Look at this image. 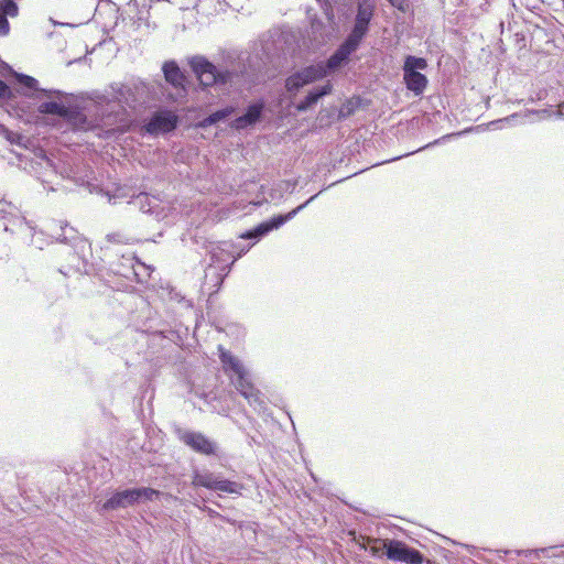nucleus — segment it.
Instances as JSON below:
<instances>
[{
	"mask_svg": "<svg viewBox=\"0 0 564 564\" xmlns=\"http://www.w3.org/2000/svg\"><path fill=\"white\" fill-rule=\"evenodd\" d=\"M383 549L389 560L406 564H422L423 555L399 540H384Z\"/></svg>",
	"mask_w": 564,
	"mask_h": 564,
	"instance_id": "1a4fd4ad",
	"label": "nucleus"
},
{
	"mask_svg": "<svg viewBox=\"0 0 564 564\" xmlns=\"http://www.w3.org/2000/svg\"><path fill=\"white\" fill-rule=\"evenodd\" d=\"M39 165H41L45 169H47V167L54 169L52 161L46 156L41 158V162H39Z\"/></svg>",
	"mask_w": 564,
	"mask_h": 564,
	"instance_id": "473e14b6",
	"label": "nucleus"
},
{
	"mask_svg": "<svg viewBox=\"0 0 564 564\" xmlns=\"http://www.w3.org/2000/svg\"><path fill=\"white\" fill-rule=\"evenodd\" d=\"M536 113H541V115H544V116H551V112L546 109H543L541 111H535Z\"/></svg>",
	"mask_w": 564,
	"mask_h": 564,
	"instance_id": "f704fd0d",
	"label": "nucleus"
},
{
	"mask_svg": "<svg viewBox=\"0 0 564 564\" xmlns=\"http://www.w3.org/2000/svg\"><path fill=\"white\" fill-rule=\"evenodd\" d=\"M10 95V87L3 80H0V98H9Z\"/></svg>",
	"mask_w": 564,
	"mask_h": 564,
	"instance_id": "2f4dec72",
	"label": "nucleus"
},
{
	"mask_svg": "<svg viewBox=\"0 0 564 564\" xmlns=\"http://www.w3.org/2000/svg\"><path fill=\"white\" fill-rule=\"evenodd\" d=\"M17 77V80L23 85L24 87L29 88V89H33V90H37V91H41L43 93L47 98H53V97H61L63 95V93L61 90H54V89H51V90H46V89H40L39 88V82L37 79H35L34 77L32 76H29V75H25V74H17L15 75Z\"/></svg>",
	"mask_w": 564,
	"mask_h": 564,
	"instance_id": "aec40b11",
	"label": "nucleus"
},
{
	"mask_svg": "<svg viewBox=\"0 0 564 564\" xmlns=\"http://www.w3.org/2000/svg\"><path fill=\"white\" fill-rule=\"evenodd\" d=\"M177 437L186 446L203 455H217L218 445L199 432L177 430Z\"/></svg>",
	"mask_w": 564,
	"mask_h": 564,
	"instance_id": "9b49d317",
	"label": "nucleus"
},
{
	"mask_svg": "<svg viewBox=\"0 0 564 564\" xmlns=\"http://www.w3.org/2000/svg\"><path fill=\"white\" fill-rule=\"evenodd\" d=\"M218 476L210 473L196 471L193 476V485L196 487H205L207 489L214 490Z\"/></svg>",
	"mask_w": 564,
	"mask_h": 564,
	"instance_id": "5701e85b",
	"label": "nucleus"
},
{
	"mask_svg": "<svg viewBox=\"0 0 564 564\" xmlns=\"http://www.w3.org/2000/svg\"><path fill=\"white\" fill-rule=\"evenodd\" d=\"M107 240L109 242L128 243L130 239L119 232H112L107 235Z\"/></svg>",
	"mask_w": 564,
	"mask_h": 564,
	"instance_id": "bb28decb",
	"label": "nucleus"
},
{
	"mask_svg": "<svg viewBox=\"0 0 564 564\" xmlns=\"http://www.w3.org/2000/svg\"><path fill=\"white\" fill-rule=\"evenodd\" d=\"M242 486L236 481L223 479L218 476L214 490L226 494H240Z\"/></svg>",
	"mask_w": 564,
	"mask_h": 564,
	"instance_id": "b1692460",
	"label": "nucleus"
},
{
	"mask_svg": "<svg viewBox=\"0 0 564 564\" xmlns=\"http://www.w3.org/2000/svg\"><path fill=\"white\" fill-rule=\"evenodd\" d=\"M544 549L540 550H522V551H497L498 553H503L505 555L514 552L516 554H525V555H534L535 557H539L540 552H544Z\"/></svg>",
	"mask_w": 564,
	"mask_h": 564,
	"instance_id": "cd10ccee",
	"label": "nucleus"
},
{
	"mask_svg": "<svg viewBox=\"0 0 564 564\" xmlns=\"http://www.w3.org/2000/svg\"><path fill=\"white\" fill-rule=\"evenodd\" d=\"M8 218L7 223H4L3 229L4 231H10L17 235L24 242L33 243L36 248L42 249L41 245H36L34 241V228L25 220L24 217L12 215Z\"/></svg>",
	"mask_w": 564,
	"mask_h": 564,
	"instance_id": "4468645a",
	"label": "nucleus"
},
{
	"mask_svg": "<svg viewBox=\"0 0 564 564\" xmlns=\"http://www.w3.org/2000/svg\"><path fill=\"white\" fill-rule=\"evenodd\" d=\"M556 116H557V117H562V112H561V111H558V112L556 113Z\"/></svg>",
	"mask_w": 564,
	"mask_h": 564,
	"instance_id": "58836bf2",
	"label": "nucleus"
},
{
	"mask_svg": "<svg viewBox=\"0 0 564 564\" xmlns=\"http://www.w3.org/2000/svg\"><path fill=\"white\" fill-rule=\"evenodd\" d=\"M61 230L63 232L56 239L67 245V252L70 254L72 251L70 265L79 272L86 267L87 257L91 250L90 243L84 237L78 236L73 228L65 226L61 227Z\"/></svg>",
	"mask_w": 564,
	"mask_h": 564,
	"instance_id": "423d86ee",
	"label": "nucleus"
},
{
	"mask_svg": "<svg viewBox=\"0 0 564 564\" xmlns=\"http://www.w3.org/2000/svg\"><path fill=\"white\" fill-rule=\"evenodd\" d=\"M360 43L347 36L339 47L327 59L326 65H311L290 75L285 80L286 91L297 93L302 87L322 79L328 72L339 68L349 56L359 47Z\"/></svg>",
	"mask_w": 564,
	"mask_h": 564,
	"instance_id": "f257e3e1",
	"label": "nucleus"
},
{
	"mask_svg": "<svg viewBox=\"0 0 564 564\" xmlns=\"http://www.w3.org/2000/svg\"><path fill=\"white\" fill-rule=\"evenodd\" d=\"M375 8V0H360L358 2L354 28L348 36L361 43L362 39L369 31V24L373 18Z\"/></svg>",
	"mask_w": 564,
	"mask_h": 564,
	"instance_id": "9d476101",
	"label": "nucleus"
},
{
	"mask_svg": "<svg viewBox=\"0 0 564 564\" xmlns=\"http://www.w3.org/2000/svg\"><path fill=\"white\" fill-rule=\"evenodd\" d=\"M218 349L224 371L229 376L232 384L256 411H263L265 404L259 395V390L252 384L250 373L243 364L224 347L219 346Z\"/></svg>",
	"mask_w": 564,
	"mask_h": 564,
	"instance_id": "f03ea898",
	"label": "nucleus"
},
{
	"mask_svg": "<svg viewBox=\"0 0 564 564\" xmlns=\"http://www.w3.org/2000/svg\"><path fill=\"white\" fill-rule=\"evenodd\" d=\"M440 141H441V140H435L433 143H429V144H427V145H425L423 149L429 148V147H431V145H433V144H436V143H438Z\"/></svg>",
	"mask_w": 564,
	"mask_h": 564,
	"instance_id": "e433bc0d",
	"label": "nucleus"
},
{
	"mask_svg": "<svg viewBox=\"0 0 564 564\" xmlns=\"http://www.w3.org/2000/svg\"><path fill=\"white\" fill-rule=\"evenodd\" d=\"M427 66V61L423 57L408 55L404 58L402 66L403 83L415 97L422 96L427 88L429 79L422 74V70H425Z\"/></svg>",
	"mask_w": 564,
	"mask_h": 564,
	"instance_id": "39448f33",
	"label": "nucleus"
},
{
	"mask_svg": "<svg viewBox=\"0 0 564 564\" xmlns=\"http://www.w3.org/2000/svg\"><path fill=\"white\" fill-rule=\"evenodd\" d=\"M161 491L150 487L128 488L115 491L105 502L99 503V512L126 509L138 503L159 499Z\"/></svg>",
	"mask_w": 564,
	"mask_h": 564,
	"instance_id": "20e7f679",
	"label": "nucleus"
},
{
	"mask_svg": "<svg viewBox=\"0 0 564 564\" xmlns=\"http://www.w3.org/2000/svg\"><path fill=\"white\" fill-rule=\"evenodd\" d=\"M562 107H564V104L562 105Z\"/></svg>",
	"mask_w": 564,
	"mask_h": 564,
	"instance_id": "ea45409f",
	"label": "nucleus"
},
{
	"mask_svg": "<svg viewBox=\"0 0 564 564\" xmlns=\"http://www.w3.org/2000/svg\"><path fill=\"white\" fill-rule=\"evenodd\" d=\"M332 84L330 83H327L323 86H319V87H315L314 89H312L306 96L305 98L300 101L296 106V109L299 111H306L308 110L310 108H312L322 97L328 95L332 93Z\"/></svg>",
	"mask_w": 564,
	"mask_h": 564,
	"instance_id": "f3484780",
	"label": "nucleus"
},
{
	"mask_svg": "<svg viewBox=\"0 0 564 564\" xmlns=\"http://www.w3.org/2000/svg\"><path fill=\"white\" fill-rule=\"evenodd\" d=\"M235 248L236 245L226 241L212 243L208 247L210 262L205 271V279L212 278L214 286L219 288L225 276L228 275L236 261V258H232Z\"/></svg>",
	"mask_w": 564,
	"mask_h": 564,
	"instance_id": "7ed1b4c3",
	"label": "nucleus"
},
{
	"mask_svg": "<svg viewBox=\"0 0 564 564\" xmlns=\"http://www.w3.org/2000/svg\"><path fill=\"white\" fill-rule=\"evenodd\" d=\"M120 274H122L124 276H128V272L127 271H122V272H120Z\"/></svg>",
	"mask_w": 564,
	"mask_h": 564,
	"instance_id": "4c0bfd02",
	"label": "nucleus"
},
{
	"mask_svg": "<svg viewBox=\"0 0 564 564\" xmlns=\"http://www.w3.org/2000/svg\"><path fill=\"white\" fill-rule=\"evenodd\" d=\"M0 13H2L4 17L14 18L19 14L18 4L14 2V0H3L0 4Z\"/></svg>",
	"mask_w": 564,
	"mask_h": 564,
	"instance_id": "393cba45",
	"label": "nucleus"
},
{
	"mask_svg": "<svg viewBox=\"0 0 564 564\" xmlns=\"http://www.w3.org/2000/svg\"><path fill=\"white\" fill-rule=\"evenodd\" d=\"M126 260L130 263L129 270H131L132 273L137 276V279L141 281V273L138 271L137 267L145 269V265L142 262H140L135 257H130L127 258Z\"/></svg>",
	"mask_w": 564,
	"mask_h": 564,
	"instance_id": "a878e982",
	"label": "nucleus"
},
{
	"mask_svg": "<svg viewBox=\"0 0 564 564\" xmlns=\"http://www.w3.org/2000/svg\"><path fill=\"white\" fill-rule=\"evenodd\" d=\"M234 112V108L232 107H226V108H223V109H219L213 113H210L209 116H207L206 118H204L200 122H199V127L200 128H208L210 126H214L223 120H226L228 117L231 116V113Z\"/></svg>",
	"mask_w": 564,
	"mask_h": 564,
	"instance_id": "4be33fe9",
	"label": "nucleus"
},
{
	"mask_svg": "<svg viewBox=\"0 0 564 564\" xmlns=\"http://www.w3.org/2000/svg\"><path fill=\"white\" fill-rule=\"evenodd\" d=\"M163 73L166 82H169L173 87H175L177 89V94L183 97L186 93L184 86L185 76L181 72L178 65L173 61L166 62L163 65Z\"/></svg>",
	"mask_w": 564,
	"mask_h": 564,
	"instance_id": "2eb2a0df",
	"label": "nucleus"
},
{
	"mask_svg": "<svg viewBox=\"0 0 564 564\" xmlns=\"http://www.w3.org/2000/svg\"><path fill=\"white\" fill-rule=\"evenodd\" d=\"M129 204L135 208H139L140 212L144 214H154L155 208L159 207L158 199L150 197L147 193H139L138 195L133 196Z\"/></svg>",
	"mask_w": 564,
	"mask_h": 564,
	"instance_id": "a211bd4d",
	"label": "nucleus"
},
{
	"mask_svg": "<svg viewBox=\"0 0 564 564\" xmlns=\"http://www.w3.org/2000/svg\"><path fill=\"white\" fill-rule=\"evenodd\" d=\"M316 195H313L310 197L305 203L297 206L295 209L291 210L290 213L285 215H278L272 217L270 220L263 221L256 226L251 230H247L246 232L240 235V238L242 239H256L259 240L265 235H268L270 231L280 228L283 226L286 221L291 220L295 215L301 212L303 208H305L313 199H315Z\"/></svg>",
	"mask_w": 564,
	"mask_h": 564,
	"instance_id": "6e6552de",
	"label": "nucleus"
},
{
	"mask_svg": "<svg viewBox=\"0 0 564 564\" xmlns=\"http://www.w3.org/2000/svg\"><path fill=\"white\" fill-rule=\"evenodd\" d=\"M178 117L171 110L154 112L145 124V131L150 134L167 133L176 129Z\"/></svg>",
	"mask_w": 564,
	"mask_h": 564,
	"instance_id": "ddd939ff",
	"label": "nucleus"
},
{
	"mask_svg": "<svg viewBox=\"0 0 564 564\" xmlns=\"http://www.w3.org/2000/svg\"><path fill=\"white\" fill-rule=\"evenodd\" d=\"M250 246L248 247H242V248H239L238 246H236V248L234 249V251L237 250V256H234L232 254V258H236V260L238 258H240L243 253H246L248 250H249Z\"/></svg>",
	"mask_w": 564,
	"mask_h": 564,
	"instance_id": "72a5a7b5",
	"label": "nucleus"
},
{
	"mask_svg": "<svg viewBox=\"0 0 564 564\" xmlns=\"http://www.w3.org/2000/svg\"><path fill=\"white\" fill-rule=\"evenodd\" d=\"M188 63L199 83L205 87L230 83L234 76V73L230 70L217 69L213 63L200 55L193 56Z\"/></svg>",
	"mask_w": 564,
	"mask_h": 564,
	"instance_id": "0eeeda50",
	"label": "nucleus"
},
{
	"mask_svg": "<svg viewBox=\"0 0 564 564\" xmlns=\"http://www.w3.org/2000/svg\"><path fill=\"white\" fill-rule=\"evenodd\" d=\"M13 206L11 203L0 199V218H6L7 214H11Z\"/></svg>",
	"mask_w": 564,
	"mask_h": 564,
	"instance_id": "c756f323",
	"label": "nucleus"
},
{
	"mask_svg": "<svg viewBox=\"0 0 564 564\" xmlns=\"http://www.w3.org/2000/svg\"><path fill=\"white\" fill-rule=\"evenodd\" d=\"M10 32V23L2 13H0V36H6Z\"/></svg>",
	"mask_w": 564,
	"mask_h": 564,
	"instance_id": "c85d7f7f",
	"label": "nucleus"
},
{
	"mask_svg": "<svg viewBox=\"0 0 564 564\" xmlns=\"http://www.w3.org/2000/svg\"><path fill=\"white\" fill-rule=\"evenodd\" d=\"M262 111V102L252 104L248 106L246 112L242 116L236 118L232 121L231 127L240 130L247 128L248 126H252L261 118Z\"/></svg>",
	"mask_w": 564,
	"mask_h": 564,
	"instance_id": "dca6fc26",
	"label": "nucleus"
},
{
	"mask_svg": "<svg viewBox=\"0 0 564 564\" xmlns=\"http://www.w3.org/2000/svg\"><path fill=\"white\" fill-rule=\"evenodd\" d=\"M101 102H117L122 109L135 108L139 105V98L134 89L128 85L112 84L110 91L100 98Z\"/></svg>",
	"mask_w": 564,
	"mask_h": 564,
	"instance_id": "f8f14e48",
	"label": "nucleus"
},
{
	"mask_svg": "<svg viewBox=\"0 0 564 564\" xmlns=\"http://www.w3.org/2000/svg\"><path fill=\"white\" fill-rule=\"evenodd\" d=\"M389 3L394 7L395 9L405 12L408 9V1L406 0H388Z\"/></svg>",
	"mask_w": 564,
	"mask_h": 564,
	"instance_id": "7c9ffc66",
	"label": "nucleus"
},
{
	"mask_svg": "<svg viewBox=\"0 0 564 564\" xmlns=\"http://www.w3.org/2000/svg\"><path fill=\"white\" fill-rule=\"evenodd\" d=\"M508 120H509V118H505V119L499 120V121H492L490 124H497V123H499V122L508 121Z\"/></svg>",
	"mask_w": 564,
	"mask_h": 564,
	"instance_id": "c9c22d12",
	"label": "nucleus"
},
{
	"mask_svg": "<svg viewBox=\"0 0 564 564\" xmlns=\"http://www.w3.org/2000/svg\"><path fill=\"white\" fill-rule=\"evenodd\" d=\"M37 110L42 115H54L63 119H65V117L69 113V107L55 100L44 101L40 104Z\"/></svg>",
	"mask_w": 564,
	"mask_h": 564,
	"instance_id": "412c9836",
	"label": "nucleus"
},
{
	"mask_svg": "<svg viewBox=\"0 0 564 564\" xmlns=\"http://www.w3.org/2000/svg\"><path fill=\"white\" fill-rule=\"evenodd\" d=\"M65 120L76 130L88 131L94 128L93 122L87 119L86 115L72 107H69V113L65 117Z\"/></svg>",
	"mask_w": 564,
	"mask_h": 564,
	"instance_id": "6ab92c4d",
	"label": "nucleus"
}]
</instances>
